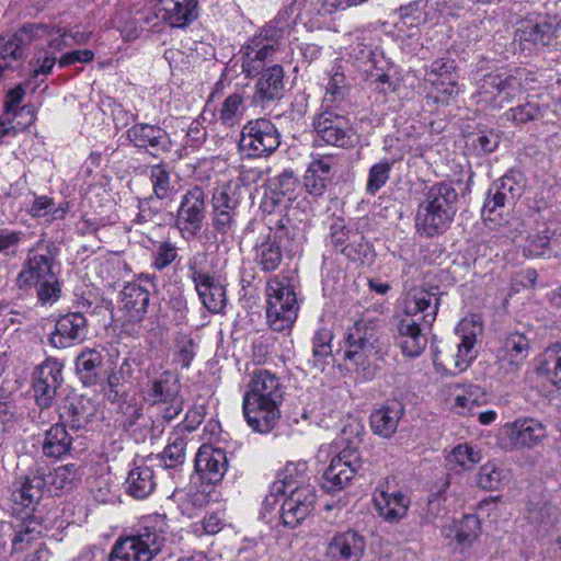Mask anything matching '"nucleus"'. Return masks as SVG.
Returning <instances> with one entry per match:
<instances>
[{
  "instance_id": "f257e3e1",
  "label": "nucleus",
  "mask_w": 561,
  "mask_h": 561,
  "mask_svg": "<svg viewBox=\"0 0 561 561\" xmlns=\"http://www.w3.org/2000/svg\"><path fill=\"white\" fill-rule=\"evenodd\" d=\"M439 298L423 288H414L403 299L404 317L398 323L397 343L403 355L420 356L427 345V337L420 328L423 322L432 325L437 316Z\"/></svg>"
},
{
  "instance_id": "f03ea898",
  "label": "nucleus",
  "mask_w": 561,
  "mask_h": 561,
  "mask_svg": "<svg viewBox=\"0 0 561 561\" xmlns=\"http://www.w3.org/2000/svg\"><path fill=\"white\" fill-rule=\"evenodd\" d=\"M458 193L451 183L438 182L430 186L419 204L415 228L425 237L444 233L457 213Z\"/></svg>"
},
{
  "instance_id": "7ed1b4c3",
  "label": "nucleus",
  "mask_w": 561,
  "mask_h": 561,
  "mask_svg": "<svg viewBox=\"0 0 561 561\" xmlns=\"http://www.w3.org/2000/svg\"><path fill=\"white\" fill-rule=\"evenodd\" d=\"M55 259L48 245L39 241L27 251L22 270L16 276V286L21 290L36 288L38 301L53 304L60 297V285L54 272Z\"/></svg>"
},
{
  "instance_id": "20e7f679",
  "label": "nucleus",
  "mask_w": 561,
  "mask_h": 561,
  "mask_svg": "<svg viewBox=\"0 0 561 561\" xmlns=\"http://www.w3.org/2000/svg\"><path fill=\"white\" fill-rule=\"evenodd\" d=\"M385 309L378 305L371 309V319L362 318L347 331L344 358L348 368L354 369L364 379H371L374 369L370 357L378 352L379 330L383 324L381 316Z\"/></svg>"
},
{
  "instance_id": "39448f33",
  "label": "nucleus",
  "mask_w": 561,
  "mask_h": 561,
  "mask_svg": "<svg viewBox=\"0 0 561 561\" xmlns=\"http://www.w3.org/2000/svg\"><path fill=\"white\" fill-rule=\"evenodd\" d=\"M167 529L164 516L146 517L135 534L114 543L108 561H151L165 543Z\"/></svg>"
},
{
  "instance_id": "423d86ee",
  "label": "nucleus",
  "mask_w": 561,
  "mask_h": 561,
  "mask_svg": "<svg viewBox=\"0 0 561 561\" xmlns=\"http://www.w3.org/2000/svg\"><path fill=\"white\" fill-rule=\"evenodd\" d=\"M529 80H534L531 72L525 68L489 72L478 81L477 102L502 108L528 90Z\"/></svg>"
},
{
  "instance_id": "0eeeda50",
  "label": "nucleus",
  "mask_w": 561,
  "mask_h": 561,
  "mask_svg": "<svg viewBox=\"0 0 561 561\" xmlns=\"http://www.w3.org/2000/svg\"><path fill=\"white\" fill-rule=\"evenodd\" d=\"M147 382L142 387V400L158 408V413L167 422L175 419L184 407L181 383L170 370H158L154 366L146 370Z\"/></svg>"
},
{
  "instance_id": "6e6552de",
  "label": "nucleus",
  "mask_w": 561,
  "mask_h": 561,
  "mask_svg": "<svg viewBox=\"0 0 561 561\" xmlns=\"http://www.w3.org/2000/svg\"><path fill=\"white\" fill-rule=\"evenodd\" d=\"M266 319L274 331L291 328L298 313V301L294 286L286 277L274 276L266 283Z\"/></svg>"
},
{
  "instance_id": "1a4fd4ad",
  "label": "nucleus",
  "mask_w": 561,
  "mask_h": 561,
  "mask_svg": "<svg viewBox=\"0 0 561 561\" xmlns=\"http://www.w3.org/2000/svg\"><path fill=\"white\" fill-rule=\"evenodd\" d=\"M288 224L287 218H268L266 232L259 236L253 247L254 262L261 271L274 272L280 266L290 241Z\"/></svg>"
},
{
  "instance_id": "9d476101",
  "label": "nucleus",
  "mask_w": 561,
  "mask_h": 561,
  "mask_svg": "<svg viewBox=\"0 0 561 561\" xmlns=\"http://www.w3.org/2000/svg\"><path fill=\"white\" fill-rule=\"evenodd\" d=\"M279 145L280 135L276 126L270 119H251L242 127L239 148L248 157H267L273 153Z\"/></svg>"
},
{
  "instance_id": "9b49d317",
  "label": "nucleus",
  "mask_w": 561,
  "mask_h": 561,
  "mask_svg": "<svg viewBox=\"0 0 561 561\" xmlns=\"http://www.w3.org/2000/svg\"><path fill=\"white\" fill-rule=\"evenodd\" d=\"M205 218L206 194L202 187L194 186L182 195L174 226L181 237L190 241L201 233Z\"/></svg>"
},
{
  "instance_id": "f8f14e48",
  "label": "nucleus",
  "mask_w": 561,
  "mask_h": 561,
  "mask_svg": "<svg viewBox=\"0 0 561 561\" xmlns=\"http://www.w3.org/2000/svg\"><path fill=\"white\" fill-rule=\"evenodd\" d=\"M279 48L270 37L260 31L250 37L239 51L242 73L247 78L257 77L270 62H274V56Z\"/></svg>"
},
{
  "instance_id": "ddd939ff",
  "label": "nucleus",
  "mask_w": 561,
  "mask_h": 561,
  "mask_svg": "<svg viewBox=\"0 0 561 561\" xmlns=\"http://www.w3.org/2000/svg\"><path fill=\"white\" fill-rule=\"evenodd\" d=\"M362 467L360 454L356 447L347 446L332 460L322 474L321 488L334 493L343 490Z\"/></svg>"
},
{
  "instance_id": "4468645a",
  "label": "nucleus",
  "mask_w": 561,
  "mask_h": 561,
  "mask_svg": "<svg viewBox=\"0 0 561 561\" xmlns=\"http://www.w3.org/2000/svg\"><path fill=\"white\" fill-rule=\"evenodd\" d=\"M123 328L131 335H139L150 301V293L136 282L127 283L121 290Z\"/></svg>"
},
{
  "instance_id": "2eb2a0df",
  "label": "nucleus",
  "mask_w": 561,
  "mask_h": 561,
  "mask_svg": "<svg viewBox=\"0 0 561 561\" xmlns=\"http://www.w3.org/2000/svg\"><path fill=\"white\" fill-rule=\"evenodd\" d=\"M313 130L317 138L327 145L345 148L353 144L348 119L332 108H325L316 115Z\"/></svg>"
},
{
  "instance_id": "dca6fc26",
  "label": "nucleus",
  "mask_w": 561,
  "mask_h": 561,
  "mask_svg": "<svg viewBox=\"0 0 561 561\" xmlns=\"http://www.w3.org/2000/svg\"><path fill=\"white\" fill-rule=\"evenodd\" d=\"M530 351V340L519 332L506 336L496 353V366L503 376L515 375L523 366Z\"/></svg>"
},
{
  "instance_id": "f3484780",
  "label": "nucleus",
  "mask_w": 561,
  "mask_h": 561,
  "mask_svg": "<svg viewBox=\"0 0 561 561\" xmlns=\"http://www.w3.org/2000/svg\"><path fill=\"white\" fill-rule=\"evenodd\" d=\"M62 365L55 358L44 360L34 373L33 390L36 403L42 408L51 405L57 388L62 382Z\"/></svg>"
},
{
  "instance_id": "a211bd4d",
  "label": "nucleus",
  "mask_w": 561,
  "mask_h": 561,
  "mask_svg": "<svg viewBox=\"0 0 561 561\" xmlns=\"http://www.w3.org/2000/svg\"><path fill=\"white\" fill-rule=\"evenodd\" d=\"M280 403L243 396L242 409L248 425L255 432L268 433L280 419Z\"/></svg>"
},
{
  "instance_id": "6ab92c4d",
  "label": "nucleus",
  "mask_w": 561,
  "mask_h": 561,
  "mask_svg": "<svg viewBox=\"0 0 561 561\" xmlns=\"http://www.w3.org/2000/svg\"><path fill=\"white\" fill-rule=\"evenodd\" d=\"M374 507L386 523L398 524L408 516L411 499L400 490L377 488L373 494Z\"/></svg>"
},
{
  "instance_id": "aec40b11",
  "label": "nucleus",
  "mask_w": 561,
  "mask_h": 561,
  "mask_svg": "<svg viewBox=\"0 0 561 561\" xmlns=\"http://www.w3.org/2000/svg\"><path fill=\"white\" fill-rule=\"evenodd\" d=\"M280 519L284 526L295 528L312 512L316 503L314 488H302L294 493L283 494Z\"/></svg>"
},
{
  "instance_id": "412c9836",
  "label": "nucleus",
  "mask_w": 561,
  "mask_h": 561,
  "mask_svg": "<svg viewBox=\"0 0 561 561\" xmlns=\"http://www.w3.org/2000/svg\"><path fill=\"white\" fill-rule=\"evenodd\" d=\"M87 333L85 317L80 312H69L58 318L49 342L56 348H66L82 342Z\"/></svg>"
},
{
  "instance_id": "4be33fe9",
  "label": "nucleus",
  "mask_w": 561,
  "mask_h": 561,
  "mask_svg": "<svg viewBox=\"0 0 561 561\" xmlns=\"http://www.w3.org/2000/svg\"><path fill=\"white\" fill-rule=\"evenodd\" d=\"M336 158L332 154L312 157L304 175V186L308 194L319 197L324 194L334 178Z\"/></svg>"
},
{
  "instance_id": "5701e85b",
  "label": "nucleus",
  "mask_w": 561,
  "mask_h": 561,
  "mask_svg": "<svg viewBox=\"0 0 561 561\" xmlns=\"http://www.w3.org/2000/svg\"><path fill=\"white\" fill-rule=\"evenodd\" d=\"M366 540L359 533L348 529L335 534L329 541L325 556L330 561H360Z\"/></svg>"
},
{
  "instance_id": "b1692460",
  "label": "nucleus",
  "mask_w": 561,
  "mask_h": 561,
  "mask_svg": "<svg viewBox=\"0 0 561 561\" xmlns=\"http://www.w3.org/2000/svg\"><path fill=\"white\" fill-rule=\"evenodd\" d=\"M190 275L203 306L211 313H219L226 305L225 287L208 273L190 266Z\"/></svg>"
},
{
  "instance_id": "393cba45",
  "label": "nucleus",
  "mask_w": 561,
  "mask_h": 561,
  "mask_svg": "<svg viewBox=\"0 0 561 561\" xmlns=\"http://www.w3.org/2000/svg\"><path fill=\"white\" fill-rule=\"evenodd\" d=\"M228 468L225 450L204 444L195 457V469L202 479L216 484L221 481Z\"/></svg>"
},
{
  "instance_id": "a878e982",
  "label": "nucleus",
  "mask_w": 561,
  "mask_h": 561,
  "mask_svg": "<svg viewBox=\"0 0 561 561\" xmlns=\"http://www.w3.org/2000/svg\"><path fill=\"white\" fill-rule=\"evenodd\" d=\"M405 409L402 402L390 400L375 409L369 417L371 432L382 438H391L403 417Z\"/></svg>"
},
{
  "instance_id": "bb28decb",
  "label": "nucleus",
  "mask_w": 561,
  "mask_h": 561,
  "mask_svg": "<svg viewBox=\"0 0 561 561\" xmlns=\"http://www.w3.org/2000/svg\"><path fill=\"white\" fill-rule=\"evenodd\" d=\"M507 435L513 447L534 448L547 437V428L536 419H519L507 425Z\"/></svg>"
},
{
  "instance_id": "cd10ccee",
  "label": "nucleus",
  "mask_w": 561,
  "mask_h": 561,
  "mask_svg": "<svg viewBox=\"0 0 561 561\" xmlns=\"http://www.w3.org/2000/svg\"><path fill=\"white\" fill-rule=\"evenodd\" d=\"M47 488L45 473L41 469L31 471L12 492V502L22 508L34 511Z\"/></svg>"
},
{
  "instance_id": "c85d7f7f",
  "label": "nucleus",
  "mask_w": 561,
  "mask_h": 561,
  "mask_svg": "<svg viewBox=\"0 0 561 561\" xmlns=\"http://www.w3.org/2000/svg\"><path fill=\"white\" fill-rule=\"evenodd\" d=\"M244 396L282 404L284 391L276 374L266 369H256L251 374V380Z\"/></svg>"
},
{
  "instance_id": "c756f323",
  "label": "nucleus",
  "mask_w": 561,
  "mask_h": 561,
  "mask_svg": "<svg viewBox=\"0 0 561 561\" xmlns=\"http://www.w3.org/2000/svg\"><path fill=\"white\" fill-rule=\"evenodd\" d=\"M157 16L172 27H184L196 18L197 0H159Z\"/></svg>"
},
{
  "instance_id": "7c9ffc66",
  "label": "nucleus",
  "mask_w": 561,
  "mask_h": 561,
  "mask_svg": "<svg viewBox=\"0 0 561 561\" xmlns=\"http://www.w3.org/2000/svg\"><path fill=\"white\" fill-rule=\"evenodd\" d=\"M44 31L45 27L43 25L27 24L21 28L20 33L8 38H0V76L4 70L12 67L13 61H19L23 58V35L35 36Z\"/></svg>"
},
{
  "instance_id": "2f4dec72",
  "label": "nucleus",
  "mask_w": 561,
  "mask_h": 561,
  "mask_svg": "<svg viewBox=\"0 0 561 561\" xmlns=\"http://www.w3.org/2000/svg\"><path fill=\"white\" fill-rule=\"evenodd\" d=\"M255 83L253 100L257 104H264L279 99L284 89V69L278 64H273L262 71Z\"/></svg>"
},
{
  "instance_id": "473e14b6",
  "label": "nucleus",
  "mask_w": 561,
  "mask_h": 561,
  "mask_svg": "<svg viewBox=\"0 0 561 561\" xmlns=\"http://www.w3.org/2000/svg\"><path fill=\"white\" fill-rule=\"evenodd\" d=\"M561 35V27L553 19H543L536 23H526L519 28L522 43H529L535 46H552Z\"/></svg>"
},
{
  "instance_id": "72a5a7b5",
  "label": "nucleus",
  "mask_w": 561,
  "mask_h": 561,
  "mask_svg": "<svg viewBox=\"0 0 561 561\" xmlns=\"http://www.w3.org/2000/svg\"><path fill=\"white\" fill-rule=\"evenodd\" d=\"M307 462H288L273 482L274 492L294 493L302 488H313L309 483Z\"/></svg>"
},
{
  "instance_id": "f704fd0d",
  "label": "nucleus",
  "mask_w": 561,
  "mask_h": 561,
  "mask_svg": "<svg viewBox=\"0 0 561 561\" xmlns=\"http://www.w3.org/2000/svg\"><path fill=\"white\" fill-rule=\"evenodd\" d=\"M128 139L138 148L168 151L170 139L164 129L149 124H136L127 130Z\"/></svg>"
},
{
  "instance_id": "c9c22d12",
  "label": "nucleus",
  "mask_w": 561,
  "mask_h": 561,
  "mask_svg": "<svg viewBox=\"0 0 561 561\" xmlns=\"http://www.w3.org/2000/svg\"><path fill=\"white\" fill-rule=\"evenodd\" d=\"M557 510L543 501H529L526 507V519L537 537L545 538L551 534L557 524Z\"/></svg>"
},
{
  "instance_id": "e433bc0d",
  "label": "nucleus",
  "mask_w": 561,
  "mask_h": 561,
  "mask_svg": "<svg viewBox=\"0 0 561 561\" xmlns=\"http://www.w3.org/2000/svg\"><path fill=\"white\" fill-rule=\"evenodd\" d=\"M476 334H462L460 342L457 344V353L448 356L445 360L439 362L438 356L434 358V365H442L450 374L456 375L465 371L476 358Z\"/></svg>"
},
{
  "instance_id": "4c0bfd02",
  "label": "nucleus",
  "mask_w": 561,
  "mask_h": 561,
  "mask_svg": "<svg viewBox=\"0 0 561 561\" xmlns=\"http://www.w3.org/2000/svg\"><path fill=\"white\" fill-rule=\"evenodd\" d=\"M442 531L445 538L454 539L460 547H470L479 536L480 520L474 515H465L445 525Z\"/></svg>"
},
{
  "instance_id": "58836bf2",
  "label": "nucleus",
  "mask_w": 561,
  "mask_h": 561,
  "mask_svg": "<svg viewBox=\"0 0 561 561\" xmlns=\"http://www.w3.org/2000/svg\"><path fill=\"white\" fill-rule=\"evenodd\" d=\"M187 435L181 427H174L168 437V444L157 458L165 469H175L186 459Z\"/></svg>"
},
{
  "instance_id": "ea45409f",
  "label": "nucleus",
  "mask_w": 561,
  "mask_h": 561,
  "mask_svg": "<svg viewBox=\"0 0 561 561\" xmlns=\"http://www.w3.org/2000/svg\"><path fill=\"white\" fill-rule=\"evenodd\" d=\"M156 485L153 470L147 463L137 465L126 479L127 492L135 499H146L154 491Z\"/></svg>"
},
{
  "instance_id": "a19ab883",
  "label": "nucleus",
  "mask_w": 561,
  "mask_h": 561,
  "mask_svg": "<svg viewBox=\"0 0 561 561\" xmlns=\"http://www.w3.org/2000/svg\"><path fill=\"white\" fill-rule=\"evenodd\" d=\"M72 440L65 424H55L45 433L42 451L46 457L61 458L70 453Z\"/></svg>"
},
{
  "instance_id": "79ce46f5",
  "label": "nucleus",
  "mask_w": 561,
  "mask_h": 561,
  "mask_svg": "<svg viewBox=\"0 0 561 561\" xmlns=\"http://www.w3.org/2000/svg\"><path fill=\"white\" fill-rule=\"evenodd\" d=\"M298 187V178L291 170H284L273 180H271V193L265 194L263 207L265 210L268 206H277L283 203L285 196H290ZM290 197H288V201Z\"/></svg>"
},
{
  "instance_id": "37998d69",
  "label": "nucleus",
  "mask_w": 561,
  "mask_h": 561,
  "mask_svg": "<svg viewBox=\"0 0 561 561\" xmlns=\"http://www.w3.org/2000/svg\"><path fill=\"white\" fill-rule=\"evenodd\" d=\"M93 415L92 407L82 399L66 400L60 408V419L68 423L72 430L84 427Z\"/></svg>"
},
{
  "instance_id": "c03bdc74",
  "label": "nucleus",
  "mask_w": 561,
  "mask_h": 561,
  "mask_svg": "<svg viewBox=\"0 0 561 561\" xmlns=\"http://www.w3.org/2000/svg\"><path fill=\"white\" fill-rule=\"evenodd\" d=\"M236 216L237 213L213 209L211 233L218 245H228L233 242L237 227Z\"/></svg>"
},
{
  "instance_id": "a18cd8bd",
  "label": "nucleus",
  "mask_w": 561,
  "mask_h": 561,
  "mask_svg": "<svg viewBox=\"0 0 561 561\" xmlns=\"http://www.w3.org/2000/svg\"><path fill=\"white\" fill-rule=\"evenodd\" d=\"M48 490L71 491L79 483L80 468L75 463L58 466L48 474H45Z\"/></svg>"
},
{
  "instance_id": "49530a36",
  "label": "nucleus",
  "mask_w": 561,
  "mask_h": 561,
  "mask_svg": "<svg viewBox=\"0 0 561 561\" xmlns=\"http://www.w3.org/2000/svg\"><path fill=\"white\" fill-rule=\"evenodd\" d=\"M558 243L556 231L549 227L529 234L524 244V252L529 257H538L546 254L551 255L552 249Z\"/></svg>"
},
{
  "instance_id": "de8ad7c7",
  "label": "nucleus",
  "mask_w": 561,
  "mask_h": 561,
  "mask_svg": "<svg viewBox=\"0 0 561 561\" xmlns=\"http://www.w3.org/2000/svg\"><path fill=\"white\" fill-rule=\"evenodd\" d=\"M43 529L44 528L41 522L27 515V517L19 526V529H16L14 526V534L10 538L12 543V551H23L25 545H32L41 537Z\"/></svg>"
},
{
  "instance_id": "09e8293b",
  "label": "nucleus",
  "mask_w": 561,
  "mask_h": 561,
  "mask_svg": "<svg viewBox=\"0 0 561 561\" xmlns=\"http://www.w3.org/2000/svg\"><path fill=\"white\" fill-rule=\"evenodd\" d=\"M103 363L100 352L89 348L80 353L76 358V370L84 385H93L98 378V369Z\"/></svg>"
},
{
  "instance_id": "8fccbe9b",
  "label": "nucleus",
  "mask_w": 561,
  "mask_h": 561,
  "mask_svg": "<svg viewBox=\"0 0 561 561\" xmlns=\"http://www.w3.org/2000/svg\"><path fill=\"white\" fill-rule=\"evenodd\" d=\"M247 106L244 98L240 93H232L228 95L219 108V122L226 127H234L242 119Z\"/></svg>"
},
{
  "instance_id": "3c124183",
  "label": "nucleus",
  "mask_w": 561,
  "mask_h": 561,
  "mask_svg": "<svg viewBox=\"0 0 561 561\" xmlns=\"http://www.w3.org/2000/svg\"><path fill=\"white\" fill-rule=\"evenodd\" d=\"M149 179L152 185L153 195L157 199L163 201L172 198L175 194V187L171 181V172L164 164H154L150 167Z\"/></svg>"
},
{
  "instance_id": "603ef678",
  "label": "nucleus",
  "mask_w": 561,
  "mask_h": 561,
  "mask_svg": "<svg viewBox=\"0 0 561 561\" xmlns=\"http://www.w3.org/2000/svg\"><path fill=\"white\" fill-rule=\"evenodd\" d=\"M291 9L284 8L271 22L262 26L259 31L264 34V36L270 37L272 42L280 44V39L286 34H289L291 30Z\"/></svg>"
},
{
  "instance_id": "864d4df0",
  "label": "nucleus",
  "mask_w": 561,
  "mask_h": 561,
  "mask_svg": "<svg viewBox=\"0 0 561 561\" xmlns=\"http://www.w3.org/2000/svg\"><path fill=\"white\" fill-rule=\"evenodd\" d=\"M545 108L538 102L527 101L524 104L511 107L504 112L503 117L513 124H526L543 116Z\"/></svg>"
},
{
  "instance_id": "5fc2aeb1",
  "label": "nucleus",
  "mask_w": 561,
  "mask_h": 561,
  "mask_svg": "<svg viewBox=\"0 0 561 561\" xmlns=\"http://www.w3.org/2000/svg\"><path fill=\"white\" fill-rule=\"evenodd\" d=\"M425 21L424 12L420 2H412L400 8V22L397 23L398 31L403 33L410 30L408 36L413 37L419 33V25Z\"/></svg>"
},
{
  "instance_id": "6e6d98bb",
  "label": "nucleus",
  "mask_w": 561,
  "mask_h": 561,
  "mask_svg": "<svg viewBox=\"0 0 561 561\" xmlns=\"http://www.w3.org/2000/svg\"><path fill=\"white\" fill-rule=\"evenodd\" d=\"M507 472L494 462H486L480 467L477 484L489 491L500 489L507 480Z\"/></svg>"
},
{
  "instance_id": "4d7b16f0",
  "label": "nucleus",
  "mask_w": 561,
  "mask_h": 561,
  "mask_svg": "<svg viewBox=\"0 0 561 561\" xmlns=\"http://www.w3.org/2000/svg\"><path fill=\"white\" fill-rule=\"evenodd\" d=\"M332 340L333 334L329 329L322 328L316 332L312 339V364L314 367L322 369L325 359L332 355Z\"/></svg>"
},
{
  "instance_id": "13d9d810",
  "label": "nucleus",
  "mask_w": 561,
  "mask_h": 561,
  "mask_svg": "<svg viewBox=\"0 0 561 561\" xmlns=\"http://www.w3.org/2000/svg\"><path fill=\"white\" fill-rule=\"evenodd\" d=\"M545 357V362L538 367V371L548 375L550 381L561 389V344L549 347Z\"/></svg>"
},
{
  "instance_id": "bf43d9fd",
  "label": "nucleus",
  "mask_w": 561,
  "mask_h": 561,
  "mask_svg": "<svg viewBox=\"0 0 561 561\" xmlns=\"http://www.w3.org/2000/svg\"><path fill=\"white\" fill-rule=\"evenodd\" d=\"M394 161L383 159L374 164L369 169L368 180L366 183V192L369 195H375L382 186L386 185L390 178Z\"/></svg>"
},
{
  "instance_id": "052dcab7",
  "label": "nucleus",
  "mask_w": 561,
  "mask_h": 561,
  "mask_svg": "<svg viewBox=\"0 0 561 561\" xmlns=\"http://www.w3.org/2000/svg\"><path fill=\"white\" fill-rule=\"evenodd\" d=\"M501 188L493 182L488 192V197L483 204L482 216L485 220H495L496 211L504 208L506 205H513L515 199L507 198V196L500 191Z\"/></svg>"
},
{
  "instance_id": "680f3d73",
  "label": "nucleus",
  "mask_w": 561,
  "mask_h": 561,
  "mask_svg": "<svg viewBox=\"0 0 561 561\" xmlns=\"http://www.w3.org/2000/svg\"><path fill=\"white\" fill-rule=\"evenodd\" d=\"M238 205L237 185L228 183L215 191L213 195V209L237 213Z\"/></svg>"
},
{
  "instance_id": "e2e57ef3",
  "label": "nucleus",
  "mask_w": 561,
  "mask_h": 561,
  "mask_svg": "<svg viewBox=\"0 0 561 561\" xmlns=\"http://www.w3.org/2000/svg\"><path fill=\"white\" fill-rule=\"evenodd\" d=\"M178 257V248L171 241L159 242L151 253V267L156 271H163Z\"/></svg>"
},
{
  "instance_id": "0e129e2a",
  "label": "nucleus",
  "mask_w": 561,
  "mask_h": 561,
  "mask_svg": "<svg viewBox=\"0 0 561 561\" xmlns=\"http://www.w3.org/2000/svg\"><path fill=\"white\" fill-rule=\"evenodd\" d=\"M480 460V453L468 444H459L455 446L448 456L449 462L456 463L466 470L473 468Z\"/></svg>"
},
{
  "instance_id": "69168bd1",
  "label": "nucleus",
  "mask_w": 561,
  "mask_h": 561,
  "mask_svg": "<svg viewBox=\"0 0 561 561\" xmlns=\"http://www.w3.org/2000/svg\"><path fill=\"white\" fill-rule=\"evenodd\" d=\"M368 251V243L365 242V238L362 232L354 230L350 241L343 247V253L346 257L352 261H363Z\"/></svg>"
},
{
  "instance_id": "338daca9",
  "label": "nucleus",
  "mask_w": 561,
  "mask_h": 561,
  "mask_svg": "<svg viewBox=\"0 0 561 561\" xmlns=\"http://www.w3.org/2000/svg\"><path fill=\"white\" fill-rule=\"evenodd\" d=\"M224 527V519L218 513L207 514L203 520L191 525L192 533L195 536L216 535Z\"/></svg>"
},
{
  "instance_id": "774afa93",
  "label": "nucleus",
  "mask_w": 561,
  "mask_h": 561,
  "mask_svg": "<svg viewBox=\"0 0 561 561\" xmlns=\"http://www.w3.org/2000/svg\"><path fill=\"white\" fill-rule=\"evenodd\" d=\"M346 88V78L342 71L341 66H334L327 84V98L329 101H336L344 96V90Z\"/></svg>"
}]
</instances>
